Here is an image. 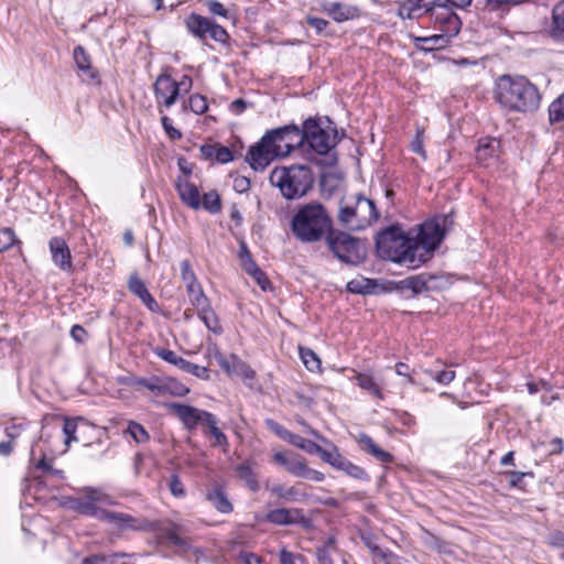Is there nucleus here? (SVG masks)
<instances>
[{"label": "nucleus", "mask_w": 564, "mask_h": 564, "mask_svg": "<svg viewBox=\"0 0 564 564\" xmlns=\"http://www.w3.org/2000/svg\"><path fill=\"white\" fill-rule=\"evenodd\" d=\"M494 94L496 101L508 111L530 112L540 106L538 88L523 76L501 75Z\"/></svg>", "instance_id": "obj_1"}, {"label": "nucleus", "mask_w": 564, "mask_h": 564, "mask_svg": "<svg viewBox=\"0 0 564 564\" xmlns=\"http://www.w3.org/2000/svg\"><path fill=\"white\" fill-rule=\"evenodd\" d=\"M334 228L330 213L319 202L301 205L291 220L294 237L304 243H314L325 239Z\"/></svg>", "instance_id": "obj_2"}, {"label": "nucleus", "mask_w": 564, "mask_h": 564, "mask_svg": "<svg viewBox=\"0 0 564 564\" xmlns=\"http://www.w3.org/2000/svg\"><path fill=\"white\" fill-rule=\"evenodd\" d=\"M376 250L381 259L409 268L414 269L423 264L422 256L414 253L412 238L398 225H391L377 235Z\"/></svg>", "instance_id": "obj_3"}, {"label": "nucleus", "mask_w": 564, "mask_h": 564, "mask_svg": "<svg viewBox=\"0 0 564 564\" xmlns=\"http://www.w3.org/2000/svg\"><path fill=\"white\" fill-rule=\"evenodd\" d=\"M269 182L276 187L286 200L305 197L314 187L315 176L306 164L275 166L269 175Z\"/></svg>", "instance_id": "obj_4"}, {"label": "nucleus", "mask_w": 564, "mask_h": 564, "mask_svg": "<svg viewBox=\"0 0 564 564\" xmlns=\"http://www.w3.org/2000/svg\"><path fill=\"white\" fill-rule=\"evenodd\" d=\"M333 122L328 117H310L302 124L303 144H307L315 153L319 155L327 154L334 149L338 141V131L330 127Z\"/></svg>", "instance_id": "obj_5"}, {"label": "nucleus", "mask_w": 564, "mask_h": 564, "mask_svg": "<svg viewBox=\"0 0 564 564\" xmlns=\"http://www.w3.org/2000/svg\"><path fill=\"white\" fill-rule=\"evenodd\" d=\"M379 217L376 204L370 198L357 195L352 203L341 200L338 221L348 230H361L370 226Z\"/></svg>", "instance_id": "obj_6"}, {"label": "nucleus", "mask_w": 564, "mask_h": 564, "mask_svg": "<svg viewBox=\"0 0 564 564\" xmlns=\"http://www.w3.org/2000/svg\"><path fill=\"white\" fill-rule=\"evenodd\" d=\"M325 241L334 257L345 264L358 265L366 257L361 241L345 231L333 228Z\"/></svg>", "instance_id": "obj_7"}, {"label": "nucleus", "mask_w": 564, "mask_h": 564, "mask_svg": "<svg viewBox=\"0 0 564 564\" xmlns=\"http://www.w3.org/2000/svg\"><path fill=\"white\" fill-rule=\"evenodd\" d=\"M445 231L436 219L424 221L419 229L415 238H412L415 254H421L425 263L438 248L444 239Z\"/></svg>", "instance_id": "obj_8"}, {"label": "nucleus", "mask_w": 564, "mask_h": 564, "mask_svg": "<svg viewBox=\"0 0 564 564\" xmlns=\"http://www.w3.org/2000/svg\"><path fill=\"white\" fill-rule=\"evenodd\" d=\"M281 158L303 145L302 127L295 123L285 124L267 131Z\"/></svg>", "instance_id": "obj_9"}, {"label": "nucleus", "mask_w": 564, "mask_h": 564, "mask_svg": "<svg viewBox=\"0 0 564 564\" xmlns=\"http://www.w3.org/2000/svg\"><path fill=\"white\" fill-rule=\"evenodd\" d=\"M97 503L115 506L117 501L100 489L86 488L85 496L74 501L73 509L80 514L101 520L105 509L98 507Z\"/></svg>", "instance_id": "obj_10"}, {"label": "nucleus", "mask_w": 564, "mask_h": 564, "mask_svg": "<svg viewBox=\"0 0 564 564\" xmlns=\"http://www.w3.org/2000/svg\"><path fill=\"white\" fill-rule=\"evenodd\" d=\"M281 158L267 132L246 154V162L253 171H263L275 159Z\"/></svg>", "instance_id": "obj_11"}, {"label": "nucleus", "mask_w": 564, "mask_h": 564, "mask_svg": "<svg viewBox=\"0 0 564 564\" xmlns=\"http://www.w3.org/2000/svg\"><path fill=\"white\" fill-rule=\"evenodd\" d=\"M156 532L159 539L166 540L171 544L181 547L183 551H189L192 549V541L189 538L182 536L183 528L173 521H150V528Z\"/></svg>", "instance_id": "obj_12"}, {"label": "nucleus", "mask_w": 564, "mask_h": 564, "mask_svg": "<svg viewBox=\"0 0 564 564\" xmlns=\"http://www.w3.org/2000/svg\"><path fill=\"white\" fill-rule=\"evenodd\" d=\"M120 532L124 531H147L150 528V521L142 518H134L124 512L111 511L105 509L101 520Z\"/></svg>", "instance_id": "obj_13"}, {"label": "nucleus", "mask_w": 564, "mask_h": 564, "mask_svg": "<svg viewBox=\"0 0 564 564\" xmlns=\"http://www.w3.org/2000/svg\"><path fill=\"white\" fill-rule=\"evenodd\" d=\"M154 96L159 106L172 107L180 95V85L171 75L163 73L156 77L153 85Z\"/></svg>", "instance_id": "obj_14"}, {"label": "nucleus", "mask_w": 564, "mask_h": 564, "mask_svg": "<svg viewBox=\"0 0 564 564\" xmlns=\"http://www.w3.org/2000/svg\"><path fill=\"white\" fill-rule=\"evenodd\" d=\"M330 445L332 449L329 451L324 463L330 465L336 470L345 473L347 476L354 479L365 481L369 480V475L362 467L355 465L352 462L343 456L336 445L332 443Z\"/></svg>", "instance_id": "obj_15"}, {"label": "nucleus", "mask_w": 564, "mask_h": 564, "mask_svg": "<svg viewBox=\"0 0 564 564\" xmlns=\"http://www.w3.org/2000/svg\"><path fill=\"white\" fill-rule=\"evenodd\" d=\"M166 408L173 412L188 430L195 429L200 422L206 424L208 416L213 415V413L205 410L182 403H166Z\"/></svg>", "instance_id": "obj_16"}, {"label": "nucleus", "mask_w": 564, "mask_h": 564, "mask_svg": "<svg viewBox=\"0 0 564 564\" xmlns=\"http://www.w3.org/2000/svg\"><path fill=\"white\" fill-rule=\"evenodd\" d=\"M48 249L55 267L66 273L74 270L72 252L64 238H51L48 241Z\"/></svg>", "instance_id": "obj_17"}, {"label": "nucleus", "mask_w": 564, "mask_h": 564, "mask_svg": "<svg viewBox=\"0 0 564 564\" xmlns=\"http://www.w3.org/2000/svg\"><path fill=\"white\" fill-rule=\"evenodd\" d=\"M437 6H440V3L436 0H404L399 4L397 15L402 20H414L425 13L432 15L437 9Z\"/></svg>", "instance_id": "obj_18"}, {"label": "nucleus", "mask_w": 564, "mask_h": 564, "mask_svg": "<svg viewBox=\"0 0 564 564\" xmlns=\"http://www.w3.org/2000/svg\"><path fill=\"white\" fill-rule=\"evenodd\" d=\"M432 17H434L435 22L440 24L442 34L448 37V40L459 33L462 21L451 8H445L440 4Z\"/></svg>", "instance_id": "obj_19"}, {"label": "nucleus", "mask_w": 564, "mask_h": 564, "mask_svg": "<svg viewBox=\"0 0 564 564\" xmlns=\"http://www.w3.org/2000/svg\"><path fill=\"white\" fill-rule=\"evenodd\" d=\"M265 519L268 522L275 525L304 524L307 522L303 509L300 508H276L270 510L267 513Z\"/></svg>", "instance_id": "obj_20"}, {"label": "nucleus", "mask_w": 564, "mask_h": 564, "mask_svg": "<svg viewBox=\"0 0 564 564\" xmlns=\"http://www.w3.org/2000/svg\"><path fill=\"white\" fill-rule=\"evenodd\" d=\"M305 458L291 451H278L273 454L271 463L283 467L290 475L299 477Z\"/></svg>", "instance_id": "obj_21"}, {"label": "nucleus", "mask_w": 564, "mask_h": 564, "mask_svg": "<svg viewBox=\"0 0 564 564\" xmlns=\"http://www.w3.org/2000/svg\"><path fill=\"white\" fill-rule=\"evenodd\" d=\"M128 289L129 291L140 299V301L147 306L150 312L158 313L160 306L152 294L149 292L145 283L138 275V273H132L128 280Z\"/></svg>", "instance_id": "obj_22"}, {"label": "nucleus", "mask_w": 564, "mask_h": 564, "mask_svg": "<svg viewBox=\"0 0 564 564\" xmlns=\"http://www.w3.org/2000/svg\"><path fill=\"white\" fill-rule=\"evenodd\" d=\"M323 11L338 23L357 19L360 15V10L358 7L343 2L324 3Z\"/></svg>", "instance_id": "obj_23"}, {"label": "nucleus", "mask_w": 564, "mask_h": 564, "mask_svg": "<svg viewBox=\"0 0 564 564\" xmlns=\"http://www.w3.org/2000/svg\"><path fill=\"white\" fill-rule=\"evenodd\" d=\"M212 22V20L194 12L184 19L187 32L202 42L206 41Z\"/></svg>", "instance_id": "obj_24"}, {"label": "nucleus", "mask_w": 564, "mask_h": 564, "mask_svg": "<svg viewBox=\"0 0 564 564\" xmlns=\"http://www.w3.org/2000/svg\"><path fill=\"white\" fill-rule=\"evenodd\" d=\"M500 142L495 138H482L478 141L476 160L481 165H489V161L498 156Z\"/></svg>", "instance_id": "obj_25"}, {"label": "nucleus", "mask_w": 564, "mask_h": 564, "mask_svg": "<svg viewBox=\"0 0 564 564\" xmlns=\"http://www.w3.org/2000/svg\"><path fill=\"white\" fill-rule=\"evenodd\" d=\"M181 200L193 209L200 207V194L197 186L188 181L178 180L176 183Z\"/></svg>", "instance_id": "obj_26"}, {"label": "nucleus", "mask_w": 564, "mask_h": 564, "mask_svg": "<svg viewBox=\"0 0 564 564\" xmlns=\"http://www.w3.org/2000/svg\"><path fill=\"white\" fill-rule=\"evenodd\" d=\"M358 442L360 448L369 455L373 456L377 460L384 464L393 462V455L380 448L369 435L360 433Z\"/></svg>", "instance_id": "obj_27"}, {"label": "nucleus", "mask_w": 564, "mask_h": 564, "mask_svg": "<svg viewBox=\"0 0 564 564\" xmlns=\"http://www.w3.org/2000/svg\"><path fill=\"white\" fill-rule=\"evenodd\" d=\"M206 500L220 513H230L234 509L225 490L220 486H215L206 492Z\"/></svg>", "instance_id": "obj_28"}, {"label": "nucleus", "mask_w": 564, "mask_h": 564, "mask_svg": "<svg viewBox=\"0 0 564 564\" xmlns=\"http://www.w3.org/2000/svg\"><path fill=\"white\" fill-rule=\"evenodd\" d=\"M253 463L250 460L240 463L235 466V471L237 476L245 482L247 488L252 491L257 492L260 489V484L258 480V476L253 470Z\"/></svg>", "instance_id": "obj_29"}, {"label": "nucleus", "mask_w": 564, "mask_h": 564, "mask_svg": "<svg viewBox=\"0 0 564 564\" xmlns=\"http://www.w3.org/2000/svg\"><path fill=\"white\" fill-rule=\"evenodd\" d=\"M354 379L360 389L365 390L367 393L371 394L378 400H383L384 395L382 393V387L376 380L372 373L356 372Z\"/></svg>", "instance_id": "obj_30"}, {"label": "nucleus", "mask_w": 564, "mask_h": 564, "mask_svg": "<svg viewBox=\"0 0 564 564\" xmlns=\"http://www.w3.org/2000/svg\"><path fill=\"white\" fill-rule=\"evenodd\" d=\"M449 43L448 37L444 34H434L431 36H417L414 39V45L423 52H432L445 48Z\"/></svg>", "instance_id": "obj_31"}, {"label": "nucleus", "mask_w": 564, "mask_h": 564, "mask_svg": "<svg viewBox=\"0 0 564 564\" xmlns=\"http://www.w3.org/2000/svg\"><path fill=\"white\" fill-rule=\"evenodd\" d=\"M196 314L208 330L215 335H220L223 333L219 318L215 311L212 308L210 303L207 304V306H203V308L197 310Z\"/></svg>", "instance_id": "obj_32"}, {"label": "nucleus", "mask_w": 564, "mask_h": 564, "mask_svg": "<svg viewBox=\"0 0 564 564\" xmlns=\"http://www.w3.org/2000/svg\"><path fill=\"white\" fill-rule=\"evenodd\" d=\"M289 444H291L311 455L317 454L323 462L325 460V458L327 457V455L329 453V451L323 448L317 443H315L313 441L305 440L304 437H302L295 433Z\"/></svg>", "instance_id": "obj_33"}, {"label": "nucleus", "mask_w": 564, "mask_h": 564, "mask_svg": "<svg viewBox=\"0 0 564 564\" xmlns=\"http://www.w3.org/2000/svg\"><path fill=\"white\" fill-rule=\"evenodd\" d=\"M550 35L555 40H564V1L555 4L552 10Z\"/></svg>", "instance_id": "obj_34"}, {"label": "nucleus", "mask_w": 564, "mask_h": 564, "mask_svg": "<svg viewBox=\"0 0 564 564\" xmlns=\"http://www.w3.org/2000/svg\"><path fill=\"white\" fill-rule=\"evenodd\" d=\"M74 61L79 70L84 72L89 78L98 77L97 70L91 67V61L86 50L78 45L74 48Z\"/></svg>", "instance_id": "obj_35"}, {"label": "nucleus", "mask_w": 564, "mask_h": 564, "mask_svg": "<svg viewBox=\"0 0 564 564\" xmlns=\"http://www.w3.org/2000/svg\"><path fill=\"white\" fill-rule=\"evenodd\" d=\"M131 557L127 553L95 554L84 558L83 564H129L124 558Z\"/></svg>", "instance_id": "obj_36"}, {"label": "nucleus", "mask_w": 564, "mask_h": 564, "mask_svg": "<svg viewBox=\"0 0 564 564\" xmlns=\"http://www.w3.org/2000/svg\"><path fill=\"white\" fill-rule=\"evenodd\" d=\"M186 293L191 305L195 311L203 308L209 304V299L205 295L200 283L192 284L186 286Z\"/></svg>", "instance_id": "obj_37"}, {"label": "nucleus", "mask_w": 564, "mask_h": 564, "mask_svg": "<svg viewBox=\"0 0 564 564\" xmlns=\"http://www.w3.org/2000/svg\"><path fill=\"white\" fill-rule=\"evenodd\" d=\"M375 288V282L367 278L354 279L346 286L347 291L354 294H370Z\"/></svg>", "instance_id": "obj_38"}, {"label": "nucleus", "mask_w": 564, "mask_h": 564, "mask_svg": "<svg viewBox=\"0 0 564 564\" xmlns=\"http://www.w3.org/2000/svg\"><path fill=\"white\" fill-rule=\"evenodd\" d=\"M209 433L215 438L214 446H220L226 452L229 443L227 436L221 432L220 429L217 426V420L216 416L213 414L212 416H208V421L206 423Z\"/></svg>", "instance_id": "obj_39"}, {"label": "nucleus", "mask_w": 564, "mask_h": 564, "mask_svg": "<svg viewBox=\"0 0 564 564\" xmlns=\"http://www.w3.org/2000/svg\"><path fill=\"white\" fill-rule=\"evenodd\" d=\"M63 421H64L63 434L65 435L64 444L66 446V448L64 449V452H65V451H67L70 443L78 442V438L76 436L77 423L83 422L84 420L82 417H78V419L64 417Z\"/></svg>", "instance_id": "obj_40"}, {"label": "nucleus", "mask_w": 564, "mask_h": 564, "mask_svg": "<svg viewBox=\"0 0 564 564\" xmlns=\"http://www.w3.org/2000/svg\"><path fill=\"white\" fill-rule=\"evenodd\" d=\"M549 121L551 124L564 121V93L551 102L549 107Z\"/></svg>", "instance_id": "obj_41"}, {"label": "nucleus", "mask_w": 564, "mask_h": 564, "mask_svg": "<svg viewBox=\"0 0 564 564\" xmlns=\"http://www.w3.org/2000/svg\"><path fill=\"white\" fill-rule=\"evenodd\" d=\"M200 207L210 214H217L221 209L220 196L216 191L205 193L200 198Z\"/></svg>", "instance_id": "obj_42"}, {"label": "nucleus", "mask_w": 564, "mask_h": 564, "mask_svg": "<svg viewBox=\"0 0 564 564\" xmlns=\"http://www.w3.org/2000/svg\"><path fill=\"white\" fill-rule=\"evenodd\" d=\"M15 243H20L14 230L10 227L0 228V253L9 250Z\"/></svg>", "instance_id": "obj_43"}, {"label": "nucleus", "mask_w": 564, "mask_h": 564, "mask_svg": "<svg viewBox=\"0 0 564 564\" xmlns=\"http://www.w3.org/2000/svg\"><path fill=\"white\" fill-rule=\"evenodd\" d=\"M188 392L189 388H187L185 384L177 381L176 379H165V394H170L173 397H185Z\"/></svg>", "instance_id": "obj_44"}, {"label": "nucleus", "mask_w": 564, "mask_h": 564, "mask_svg": "<svg viewBox=\"0 0 564 564\" xmlns=\"http://www.w3.org/2000/svg\"><path fill=\"white\" fill-rule=\"evenodd\" d=\"M300 356L310 371H314L321 368V360L318 356L310 348H301Z\"/></svg>", "instance_id": "obj_45"}, {"label": "nucleus", "mask_w": 564, "mask_h": 564, "mask_svg": "<svg viewBox=\"0 0 564 564\" xmlns=\"http://www.w3.org/2000/svg\"><path fill=\"white\" fill-rule=\"evenodd\" d=\"M35 468L54 478L64 479L63 470L54 468L52 460L47 459L44 455L36 462Z\"/></svg>", "instance_id": "obj_46"}, {"label": "nucleus", "mask_w": 564, "mask_h": 564, "mask_svg": "<svg viewBox=\"0 0 564 564\" xmlns=\"http://www.w3.org/2000/svg\"><path fill=\"white\" fill-rule=\"evenodd\" d=\"M404 284L415 294L427 290V279L424 274L409 276L404 280Z\"/></svg>", "instance_id": "obj_47"}, {"label": "nucleus", "mask_w": 564, "mask_h": 564, "mask_svg": "<svg viewBox=\"0 0 564 564\" xmlns=\"http://www.w3.org/2000/svg\"><path fill=\"white\" fill-rule=\"evenodd\" d=\"M127 431L137 443H145L150 440V435L143 425L134 421L129 422Z\"/></svg>", "instance_id": "obj_48"}, {"label": "nucleus", "mask_w": 564, "mask_h": 564, "mask_svg": "<svg viewBox=\"0 0 564 564\" xmlns=\"http://www.w3.org/2000/svg\"><path fill=\"white\" fill-rule=\"evenodd\" d=\"M212 40H214L217 43H220L223 45H228L230 36L225 28L221 25L212 22V25L209 28L208 35Z\"/></svg>", "instance_id": "obj_49"}, {"label": "nucleus", "mask_w": 564, "mask_h": 564, "mask_svg": "<svg viewBox=\"0 0 564 564\" xmlns=\"http://www.w3.org/2000/svg\"><path fill=\"white\" fill-rule=\"evenodd\" d=\"M189 109L196 115H203L208 110L207 98L203 95L195 94L188 99Z\"/></svg>", "instance_id": "obj_50"}, {"label": "nucleus", "mask_w": 564, "mask_h": 564, "mask_svg": "<svg viewBox=\"0 0 564 564\" xmlns=\"http://www.w3.org/2000/svg\"><path fill=\"white\" fill-rule=\"evenodd\" d=\"M265 423V426L271 431L273 432L276 436H279L280 438H282L283 441L290 443L291 438L293 437L294 433L290 432L289 430H286L283 425H281L280 423L275 422L274 420L272 419H267L264 421Z\"/></svg>", "instance_id": "obj_51"}, {"label": "nucleus", "mask_w": 564, "mask_h": 564, "mask_svg": "<svg viewBox=\"0 0 564 564\" xmlns=\"http://www.w3.org/2000/svg\"><path fill=\"white\" fill-rule=\"evenodd\" d=\"M181 278L186 286L198 283L197 276L187 259L181 262Z\"/></svg>", "instance_id": "obj_52"}, {"label": "nucleus", "mask_w": 564, "mask_h": 564, "mask_svg": "<svg viewBox=\"0 0 564 564\" xmlns=\"http://www.w3.org/2000/svg\"><path fill=\"white\" fill-rule=\"evenodd\" d=\"M506 476L509 477V484L511 487L519 488L521 490L524 489L523 486V478L524 477H533L532 471H516V470H509L503 473Z\"/></svg>", "instance_id": "obj_53"}, {"label": "nucleus", "mask_w": 564, "mask_h": 564, "mask_svg": "<svg viewBox=\"0 0 564 564\" xmlns=\"http://www.w3.org/2000/svg\"><path fill=\"white\" fill-rule=\"evenodd\" d=\"M299 478L308 479L316 482H322L325 479V475L316 469L310 468L305 460L300 471Z\"/></svg>", "instance_id": "obj_54"}, {"label": "nucleus", "mask_w": 564, "mask_h": 564, "mask_svg": "<svg viewBox=\"0 0 564 564\" xmlns=\"http://www.w3.org/2000/svg\"><path fill=\"white\" fill-rule=\"evenodd\" d=\"M360 539L373 556L379 557L384 551L377 544V539L372 533H362Z\"/></svg>", "instance_id": "obj_55"}, {"label": "nucleus", "mask_w": 564, "mask_h": 564, "mask_svg": "<svg viewBox=\"0 0 564 564\" xmlns=\"http://www.w3.org/2000/svg\"><path fill=\"white\" fill-rule=\"evenodd\" d=\"M215 159L217 162L225 164L234 160V153L229 148L218 144L215 151Z\"/></svg>", "instance_id": "obj_56"}, {"label": "nucleus", "mask_w": 564, "mask_h": 564, "mask_svg": "<svg viewBox=\"0 0 564 564\" xmlns=\"http://www.w3.org/2000/svg\"><path fill=\"white\" fill-rule=\"evenodd\" d=\"M161 123L170 139L180 140L182 138V132L172 126V121L167 116L161 118Z\"/></svg>", "instance_id": "obj_57"}, {"label": "nucleus", "mask_w": 564, "mask_h": 564, "mask_svg": "<svg viewBox=\"0 0 564 564\" xmlns=\"http://www.w3.org/2000/svg\"><path fill=\"white\" fill-rule=\"evenodd\" d=\"M170 491L174 497L181 498L185 496V488L177 475H172L169 482Z\"/></svg>", "instance_id": "obj_58"}, {"label": "nucleus", "mask_w": 564, "mask_h": 564, "mask_svg": "<svg viewBox=\"0 0 564 564\" xmlns=\"http://www.w3.org/2000/svg\"><path fill=\"white\" fill-rule=\"evenodd\" d=\"M154 354L161 358L162 360L171 364L176 365L180 357L175 351L166 349V348H155Z\"/></svg>", "instance_id": "obj_59"}, {"label": "nucleus", "mask_w": 564, "mask_h": 564, "mask_svg": "<svg viewBox=\"0 0 564 564\" xmlns=\"http://www.w3.org/2000/svg\"><path fill=\"white\" fill-rule=\"evenodd\" d=\"M155 395H165V379L152 377L149 380L148 388Z\"/></svg>", "instance_id": "obj_60"}, {"label": "nucleus", "mask_w": 564, "mask_h": 564, "mask_svg": "<svg viewBox=\"0 0 564 564\" xmlns=\"http://www.w3.org/2000/svg\"><path fill=\"white\" fill-rule=\"evenodd\" d=\"M306 23L313 28L317 34H323L329 24L327 20L317 17H307Z\"/></svg>", "instance_id": "obj_61"}, {"label": "nucleus", "mask_w": 564, "mask_h": 564, "mask_svg": "<svg viewBox=\"0 0 564 564\" xmlns=\"http://www.w3.org/2000/svg\"><path fill=\"white\" fill-rule=\"evenodd\" d=\"M206 7L212 14L219 15L223 18H228V14H229L228 10L219 1L208 0L206 2Z\"/></svg>", "instance_id": "obj_62"}, {"label": "nucleus", "mask_w": 564, "mask_h": 564, "mask_svg": "<svg viewBox=\"0 0 564 564\" xmlns=\"http://www.w3.org/2000/svg\"><path fill=\"white\" fill-rule=\"evenodd\" d=\"M430 375L434 378L435 381L442 384H448L455 379L454 370H441L435 373L430 371Z\"/></svg>", "instance_id": "obj_63"}, {"label": "nucleus", "mask_w": 564, "mask_h": 564, "mask_svg": "<svg viewBox=\"0 0 564 564\" xmlns=\"http://www.w3.org/2000/svg\"><path fill=\"white\" fill-rule=\"evenodd\" d=\"M411 150L421 155L423 159H426V152L423 147V131H417L414 139L411 142Z\"/></svg>", "instance_id": "obj_64"}]
</instances>
